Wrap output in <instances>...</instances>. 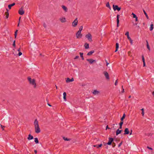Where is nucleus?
<instances>
[{
  "mask_svg": "<svg viewBox=\"0 0 154 154\" xmlns=\"http://www.w3.org/2000/svg\"><path fill=\"white\" fill-rule=\"evenodd\" d=\"M104 143V146H106V144H107V143Z\"/></svg>",
  "mask_w": 154,
  "mask_h": 154,
  "instance_id": "obj_60",
  "label": "nucleus"
},
{
  "mask_svg": "<svg viewBox=\"0 0 154 154\" xmlns=\"http://www.w3.org/2000/svg\"><path fill=\"white\" fill-rule=\"evenodd\" d=\"M103 73L106 79H109V77L108 73L106 71H104Z\"/></svg>",
  "mask_w": 154,
  "mask_h": 154,
  "instance_id": "obj_9",
  "label": "nucleus"
},
{
  "mask_svg": "<svg viewBox=\"0 0 154 154\" xmlns=\"http://www.w3.org/2000/svg\"><path fill=\"white\" fill-rule=\"evenodd\" d=\"M130 133V131L128 128H126L124 130V135L128 134Z\"/></svg>",
  "mask_w": 154,
  "mask_h": 154,
  "instance_id": "obj_11",
  "label": "nucleus"
},
{
  "mask_svg": "<svg viewBox=\"0 0 154 154\" xmlns=\"http://www.w3.org/2000/svg\"><path fill=\"white\" fill-rule=\"evenodd\" d=\"M107 129H109L110 128H109L108 125H107L106 127V130Z\"/></svg>",
  "mask_w": 154,
  "mask_h": 154,
  "instance_id": "obj_55",
  "label": "nucleus"
},
{
  "mask_svg": "<svg viewBox=\"0 0 154 154\" xmlns=\"http://www.w3.org/2000/svg\"><path fill=\"white\" fill-rule=\"evenodd\" d=\"M15 5V3H13L12 4L8 5V8L9 9H11V7L14 6Z\"/></svg>",
  "mask_w": 154,
  "mask_h": 154,
  "instance_id": "obj_21",
  "label": "nucleus"
},
{
  "mask_svg": "<svg viewBox=\"0 0 154 154\" xmlns=\"http://www.w3.org/2000/svg\"><path fill=\"white\" fill-rule=\"evenodd\" d=\"M122 91L121 92V93H123L125 91H124V89L123 88V86L122 85Z\"/></svg>",
  "mask_w": 154,
  "mask_h": 154,
  "instance_id": "obj_43",
  "label": "nucleus"
},
{
  "mask_svg": "<svg viewBox=\"0 0 154 154\" xmlns=\"http://www.w3.org/2000/svg\"><path fill=\"white\" fill-rule=\"evenodd\" d=\"M63 99L64 100L66 101V96H63Z\"/></svg>",
  "mask_w": 154,
  "mask_h": 154,
  "instance_id": "obj_51",
  "label": "nucleus"
},
{
  "mask_svg": "<svg viewBox=\"0 0 154 154\" xmlns=\"http://www.w3.org/2000/svg\"><path fill=\"white\" fill-rule=\"evenodd\" d=\"M7 11L5 13V14L6 15V19H7L9 17V13H8V10L7 9H6Z\"/></svg>",
  "mask_w": 154,
  "mask_h": 154,
  "instance_id": "obj_16",
  "label": "nucleus"
},
{
  "mask_svg": "<svg viewBox=\"0 0 154 154\" xmlns=\"http://www.w3.org/2000/svg\"><path fill=\"white\" fill-rule=\"evenodd\" d=\"M98 145H94V147H97V148H99V147H98Z\"/></svg>",
  "mask_w": 154,
  "mask_h": 154,
  "instance_id": "obj_47",
  "label": "nucleus"
},
{
  "mask_svg": "<svg viewBox=\"0 0 154 154\" xmlns=\"http://www.w3.org/2000/svg\"><path fill=\"white\" fill-rule=\"evenodd\" d=\"M79 56H76L75 57V58H74V59H78L79 58Z\"/></svg>",
  "mask_w": 154,
  "mask_h": 154,
  "instance_id": "obj_46",
  "label": "nucleus"
},
{
  "mask_svg": "<svg viewBox=\"0 0 154 154\" xmlns=\"http://www.w3.org/2000/svg\"><path fill=\"white\" fill-rule=\"evenodd\" d=\"M63 139L65 140L70 141L71 140V139L67 138L65 137H63Z\"/></svg>",
  "mask_w": 154,
  "mask_h": 154,
  "instance_id": "obj_33",
  "label": "nucleus"
},
{
  "mask_svg": "<svg viewBox=\"0 0 154 154\" xmlns=\"http://www.w3.org/2000/svg\"><path fill=\"white\" fill-rule=\"evenodd\" d=\"M125 35H127V38H128V39L129 40H130L131 38L129 37V32L128 31L125 34Z\"/></svg>",
  "mask_w": 154,
  "mask_h": 154,
  "instance_id": "obj_25",
  "label": "nucleus"
},
{
  "mask_svg": "<svg viewBox=\"0 0 154 154\" xmlns=\"http://www.w3.org/2000/svg\"><path fill=\"white\" fill-rule=\"evenodd\" d=\"M106 6L110 10H111V7L110 6L109 2H108L106 3Z\"/></svg>",
  "mask_w": 154,
  "mask_h": 154,
  "instance_id": "obj_32",
  "label": "nucleus"
},
{
  "mask_svg": "<svg viewBox=\"0 0 154 154\" xmlns=\"http://www.w3.org/2000/svg\"><path fill=\"white\" fill-rule=\"evenodd\" d=\"M82 29H83V26H81L79 28V30L78 31H79V32H81V31L82 30Z\"/></svg>",
  "mask_w": 154,
  "mask_h": 154,
  "instance_id": "obj_34",
  "label": "nucleus"
},
{
  "mask_svg": "<svg viewBox=\"0 0 154 154\" xmlns=\"http://www.w3.org/2000/svg\"><path fill=\"white\" fill-rule=\"evenodd\" d=\"M100 93L99 91L95 90L93 92V94H94L95 95H97L99 94V93Z\"/></svg>",
  "mask_w": 154,
  "mask_h": 154,
  "instance_id": "obj_22",
  "label": "nucleus"
},
{
  "mask_svg": "<svg viewBox=\"0 0 154 154\" xmlns=\"http://www.w3.org/2000/svg\"><path fill=\"white\" fill-rule=\"evenodd\" d=\"M109 141L107 143V144L108 145H111L113 142V141L114 140V139L113 138L110 137H109Z\"/></svg>",
  "mask_w": 154,
  "mask_h": 154,
  "instance_id": "obj_7",
  "label": "nucleus"
},
{
  "mask_svg": "<svg viewBox=\"0 0 154 154\" xmlns=\"http://www.w3.org/2000/svg\"><path fill=\"white\" fill-rule=\"evenodd\" d=\"M131 53V52L130 51H129L128 52V54L129 56H130V54Z\"/></svg>",
  "mask_w": 154,
  "mask_h": 154,
  "instance_id": "obj_58",
  "label": "nucleus"
},
{
  "mask_svg": "<svg viewBox=\"0 0 154 154\" xmlns=\"http://www.w3.org/2000/svg\"><path fill=\"white\" fill-rule=\"evenodd\" d=\"M98 145V146L99 148L101 147L102 146V144H99V145Z\"/></svg>",
  "mask_w": 154,
  "mask_h": 154,
  "instance_id": "obj_48",
  "label": "nucleus"
},
{
  "mask_svg": "<svg viewBox=\"0 0 154 154\" xmlns=\"http://www.w3.org/2000/svg\"><path fill=\"white\" fill-rule=\"evenodd\" d=\"M27 79L29 82V83L32 85H34V88H36V83H35V79H32L31 77H28Z\"/></svg>",
  "mask_w": 154,
  "mask_h": 154,
  "instance_id": "obj_2",
  "label": "nucleus"
},
{
  "mask_svg": "<svg viewBox=\"0 0 154 154\" xmlns=\"http://www.w3.org/2000/svg\"><path fill=\"white\" fill-rule=\"evenodd\" d=\"M119 48V44L118 43H116V48L115 51V52H116L117 51L118 49Z\"/></svg>",
  "mask_w": 154,
  "mask_h": 154,
  "instance_id": "obj_26",
  "label": "nucleus"
},
{
  "mask_svg": "<svg viewBox=\"0 0 154 154\" xmlns=\"http://www.w3.org/2000/svg\"><path fill=\"white\" fill-rule=\"evenodd\" d=\"M125 116H126V115H125V113H124L123 115V116L121 119V121H123V120H124V119L125 118Z\"/></svg>",
  "mask_w": 154,
  "mask_h": 154,
  "instance_id": "obj_29",
  "label": "nucleus"
},
{
  "mask_svg": "<svg viewBox=\"0 0 154 154\" xmlns=\"http://www.w3.org/2000/svg\"><path fill=\"white\" fill-rule=\"evenodd\" d=\"M146 46H147V48L150 51V48L149 46V45L146 44Z\"/></svg>",
  "mask_w": 154,
  "mask_h": 154,
  "instance_id": "obj_36",
  "label": "nucleus"
},
{
  "mask_svg": "<svg viewBox=\"0 0 154 154\" xmlns=\"http://www.w3.org/2000/svg\"><path fill=\"white\" fill-rule=\"evenodd\" d=\"M146 44H149L147 40H146Z\"/></svg>",
  "mask_w": 154,
  "mask_h": 154,
  "instance_id": "obj_62",
  "label": "nucleus"
},
{
  "mask_svg": "<svg viewBox=\"0 0 154 154\" xmlns=\"http://www.w3.org/2000/svg\"><path fill=\"white\" fill-rule=\"evenodd\" d=\"M15 43V40H14V41L13 44V47H14V48H15V46H16Z\"/></svg>",
  "mask_w": 154,
  "mask_h": 154,
  "instance_id": "obj_37",
  "label": "nucleus"
},
{
  "mask_svg": "<svg viewBox=\"0 0 154 154\" xmlns=\"http://www.w3.org/2000/svg\"><path fill=\"white\" fill-rule=\"evenodd\" d=\"M123 123V121H121L119 123V125H122V126Z\"/></svg>",
  "mask_w": 154,
  "mask_h": 154,
  "instance_id": "obj_38",
  "label": "nucleus"
},
{
  "mask_svg": "<svg viewBox=\"0 0 154 154\" xmlns=\"http://www.w3.org/2000/svg\"><path fill=\"white\" fill-rule=\"evenodd\" d=\"M153 24H151L150 25V26L149 28V30L150 31H152L153 28Z\"/></svg>",
  "mask_w": 154,
  "mask_h": 154,
  "instance_id": "obj_27",
  "label": "nucleus"
},
{
  "mask_svg": "<svg viewBox=\"0 0 154 154\" xmlns=\"http://www.w3.org/2000/svg\"><path fill=\"white\" fill-rule=\"evenodd\" d=\"M78 23L77 18H76L74 21L72 22V25L73 27H75Z\"/></svg>",
  "mask_w": 154,
  "mask_h": 154,
  "instance_id": "obj_6",
  "label": "nucleus"
},
{
  "mask_svg": "<svg viewBox=\"0 0 154 154\" xmlns=\"http://www.w3.org/2000/svg\"><path fill=\"white\" fill-rule=\"evenodd\" d=\"M63 96H66V92H64L63 93Z\"/></svg>",
  "mask_w": 154,
  "mask_h": 154,
  "instance_id": "obj_45",
  "label": "nucleus"
},
{
  "mask_svg": "<svg viewBox=\"0 0 154 154\" xmlns=\"http://www.w3.org/2000/svg\"><path fill=\"white\" fill-rule=\"evenodd\" d=\"M1 128L2 129V130H4V128L5 127V126H3L1 124Z\"/></svg>",
  "mask_w": 154,
  "mask_h": 154,
  "instance_id": "obj_40",
  "label": "nucleus"
},
{
  "mask_svg": "<svg viewBox=\"0 0 154 154\" xmlns=\"http://www.w3.org/2000/svg\"><path fill=\"white\" fill-rule=\"evenodd\" d=\"M74 81V79L73 78H72L71 79H70L69 78H67L66 80V82L67 83L69 82H72Z\"/></svg>",
  "mask_w": 154,
  "mask_h": 154,
  "instance_id": "obj_13",
  "label": "nucleus"
},
{
  "mask_svg": "<svg viewBox=\"0 0 154 154\" xmlns=\"http://www.w3.org/2000/svg\"><path fill=\"white\" fill-rule=\"evenodd\" d=\"M94 50L88 52V53L87 55L88 56H90V55H91L93 53H94Z\"/></svg>",
  "mask_w": 154,
  "mask_h": 154,
  "instance_id": "obj_20",
  "label": "nucleus"
},
{
  "mask_svg": "<svg viewBox=\"0 0 154 154\" xmlns=\"http://www.w3.org/2000/svg\"><path fill=\"white\" fill-rule=\"evenodd\" d=\"M152 94L153 96H154V91H153V92H152Z\"/></svg>",
  "mask_w": 154,
  "mask_h": 154,
  "instance_id": "obj_63",
  "label": "nucleus"
},
{
  "mask_svg": "<svg viewBox=\"0 0 154 154\" xmlns=\"http://www.w3.org/2000/svg\"><path fill=\"white\" fill-rule=\"evenodd\" d=\"M17 31H18V30H17L15 31V33H14V36H15V38H16V36H17Z\"/></svg>",
  "mask_w": 154,
  "mask_h": 154,
  "instance_id": "obj_35",
  "label": "nucleus"
},
{
  "mask_svg": "<svg viewBox=\"0 0 154 154\" xmlns=\"http://www.w3.org/2000/svg\"><path fill=\"white\" fill-rule=\"evenodd\" d=\"M122 128V125H119V128L121 129Z\"/></svg>",
  "mask_w": 154,
  "mask_h": 154,
  "instance_id": "obj_57",
  "label": "nucleus"
},
{
  "mask_svg": "<svg viewBox=\"0 0 154 154\" xmlns=\"http://www.w3.org/2000/svg\"><path fill=\"white\" fill-rule=\"evenodd\" d=\"M33 136L32 135H31L30 134H29V135L28 137H27V139L29 140L33 139Z\"/></svg>",
  "mask_w": 154,
  "mask_h": 154,
  "instance_id": "obj_19",
  "label": "nucleus"
},
{
  "mask_svg": "<svg viewBox=\"0 0 154 154\" xmlns=\"http://www.w3.org/2000/svg\"><path fill=\"white\" fill-rule=\"evenodd\" d=\"M76 35L77 38H79L82 37V35L81 33V32L78 31L76 34Z\"/></svg>",
  "mask_w": 154,
  "mask_h": 154,
  "instance_id": "obj_4",
  "label": "nucleus"
},
{
  "mask_svg": "<svg viewBox=\"0 0 154 154\" xmlns=\"http://www.w3.org/2000/svg\"><path fill=\"white\" fill-rule=\"evenodd\" d=\"M147 148L148 149H150V150H152V148L151 147H149V146H148L147 147Z\"/></svg>",
  "mask_w": 154,
  "mask_h": 154,
  "instance_id": "obj_53",
  "label": "nucleus"
},
{
  "mask_svg": "<svg viewBox=\"0 0 154 154\" xmlns=\"http://www.w3.org/2000/svg\"><path fill=\"white\" fill-rule=\"evenodd\" d=\"M60 20L62 23H64L66 21V19L65 17H63L62 18H60Z\"/></svg>",
  "mask_w": 154,
  "mask_h": 154,
  "instance_id": "obj_24",
  "label": "nucleus"
},
{
  "mask_svg": "<svg viewBox=\"0 0 154 154\" xmlns=\"http://www.w3.org/2000/svg\"><path fill=\"white\" fill-rule=\"evenodd\" d=\"M122 131V130H119V129H118L116 131V135H118L119 134H120Z\"/></svg>",
  "mask_w": 154,
  "mask_h": 154,
  "instance_id": "obj_17",
  "label": "nucleus"
},
{
  "mask_svg": "<svg viewBox=\"0 0 154 154\" xmlns=\"http://www.w3.org/2000/svg\"><path fill=\"white\" fill-rule=\"evenodd\" d=\"M35 142L36 144L38 143H39V141L38 140V139L37 137H36L35 138Z\"/></svg>",
  "mask_w": 154,
  "mask_h": 154,
  "instance_id": "obj_31",
  "label": "nucleus"
},
{
  "mask_svg": "<svg viewBox=\"0 0 154 154\" xmlns=\"http://www.w3.org/2000/svg\"><path fill=\"white\" fill-rule=\"evenodd\" d=\"M86 60L89 62V63L91 64L95 62H96V61L95 60H94L93 59H87Z\"/></svg>",
  "mask_w": 154,
  "mask_h": 154,
  "instance_id": "obj_10",
  "label": "nucleus"
},
{
  "mask_svg": "<svg viewBox=\"0 0 154 154\" xmlns=\"http://www.w3.org/2000/svg\"><path fill=\"white\" fill-rule=\"evenodd\" d=\"M43 26H44V27L45 28L46 27V24L45 23H44V24H43Z\"/></svg>",
  "mask_w": 154,
  "mask_h": 154,
  "instance_id": "obj_49",
  "label": "nucleus"
},
{
  "mask_svg": "<svg viewBox=\"0 0 154 154\" xmlns=\"http://www.w3.org/2000/svg\"><path fill=\"white\" fill-rule=\"evenodd\" d=\"M122 141L120 143H119V145L118 146V147H120L121 146V145L122 144Z\"/></svg>",
  "mask_w": 154,
  "mask_h": 154,
  "instance_id": "obj_41",
  "label": "nucleus"
},
{
  "mask_svg": "<svg viewBox=\"0 0 154 154\" xmlns=\"http://www.w3.org/2000/svg\"><path fill=\"white\" fill-rule=\"evenodd\" d=\"M142 61L143 62V66L145 67L146 66V64H145V61L144 58V57L143 55H142Z\"/></svg>",
  "mask_w": 154,
  "mask_h": 154,
  "instance_id": "obj_18",
  "label": "nucleus"
},
{
  "mask_svg": "<svg viewBox=\"0 0 154 154\" xmlns=\"http://www.w3.org/2000/svg\"><path fill=\"white\" fill-rule=\"evenodd\" d=\"M129 40L130 41V43L131 44H132L133 40L131 39L130 40Z\"/></svg>",
  "mask_w": 154,
  "mask_h": 154,
  "instance_id": "obj_50",
  "label": "nucleus"
},
{
  "mask_svg": "<svg viewBox=\"0 0 154 154\" xmlns=\"http://www.w3.org/2000/svg\"><path fill=\"white\" fill-rule=\"evenodd\" d=\"M137 23H134V25H137Z\"/></svg>",
  "mask_w": 154,
  "mask_h": 154,
  "instance_id": "obj_64",
  "label": "nucleus"
},
{
  "mask_svg": "<svg viewBox=\"0 0 154 154\" xmlns=\"http://www.w3.org/2000/svg\"><path fill=\"white\" fill-rule=\"evenodd\" d=\"M106 66H107L109 64V63H108V62H107V60H106Z\"/></svg>",
  "mask_w": 154,
  "mask_h": 154,
  "instance_id": "obj_56",
  "label": "nucleus"
},
{
  "mask_svg": "<svg viewBox=\"0 0 154 154\" xmlns=\"http://www.w3.org/2000/svg\"><path fill=\"white\" fill-rule=\"evenodd\" d=\"M20 48H19L18 50H17V51L18 52H20Z\"/></svg>",
  "mask_w": 154,
  "mask_h": 154,
  "instance_id": "obj_59",
  "label": "nucleus"
},
{
  "mask_svg": "<svg viewBox=\"0 0 154 154\" xmlns=\"http://www.w3.org/2000/svg\"><path fill=\"white\" fill-rule=\"evenodd\" d=\"M132 15H133V17L135 18V21H138V18L136 15L133 13H132Z\"/></svg>",
  "mask_w": 154,
  "mask_h": 154,
  "instance_id": "obj_14",
  "label": "nucleus"
},
{
  "mask_svg": "<svg viewBox=\"0 0 154 154\" xmlns=\"http://www.w3.org/2000/svg\"><path fill=\"white\" fill-rule=\"evenodd\" d=\"M24 11L23 10V7H22L18 11L19 14L21 15H23L24 14Z\"/></svg>",
  "mask_w": 154,
  "mask_h": 154,
  "instance_id": "obj_8",
  "label": "nucleus"
},
{
  "mask_svg": "<svg viewBox=\"0 0 154 154\" xmlns=\"http://www.w3.org/2000/svg\"><path fill=\"white\" fill-rule=\"evenodd\" d=\"M112 147L113 148H114L116 146V143L114 142H113L112 143Z\"/></svg>",
  "mask_w": 154,
  "mask_h": 154,
  "instance_id": "obj_39",
  "label": "nucleus"
},
{
  "mask_svg": "<svg viewBox=\"0 0 154 154\" xmlns=\"http://www.w3.org/2000/svg\"><path fill=\"white\" fill-rule=\"evenodd\" d=\"M113 10L115 11L116 10H117L118 11H119L121 9V8L119 7L117 5H113Z\"/></svg>",
  "mask_w": 154,
  "mask_h": 154,
  "instance_id": "obj_5",
  "label": "nucleus"
},
{
  "mask_svg": "<svg viewBox=\"0 0 154 154\" xmlns=\"http://www.w3.org/2000/svg\"><path fill=\"white\" fill-rule=\"evenodd\" d=\"M84 46L85 49H88L89 48V44L87 42L85 43L84 44Z\"/></svg>",
  "mask_w": 154,
  "mask_h": 154,
  "instance_id": "obj_15",
  "label": "nucleus"
},
{
  "mask_svg": "<svg viewBox=\"0 0 154 154\" xmlns=\"http://www.w3.org/2000/svg\"><path fill=\"white\" fill-rule=\"evenodd\" d=\"M120 17V15L119 14H117V27H118L119 26V18Z\"/></svg>",
  "mask_w": 154,
  "mask_h": 154,
  "instance_id": "obj_12",
  "label": "nucleus"
},
{
  "mask_svg": "<svg viewBox=\"0 0 154 154\" xmlns=\"http://www.w3.org/2000/svg\"><path fill=\"white\" fill-rule=\"evenodd\" d=\"M34 152H35V154L37 153V150H34Z\"/></svg>",
  "mask_w": 154,
  "mask_h": 154,
  "instance_id": "obj_61",
  "label": "nucleus"
},
{
  "mask_svg": "<svg viewBox=\"0 0 154 154\" xmlns=\"http://www.w3.org/2000/svg\"><path fill=\"white\" fill-rule=\"evenodd\" d=\"M79 54L80 55V56L82 58V59L83 60H84V58L83 56V53H81V52H80Z\"/></svg>",
  "mask_w": 154,
  "mask_h": 154,
  "instance_id": "obj_28",
  "label": "nucleus"
},
{
  "mask_svg": "<svg viewBox=\"0 0 154 154\" xmlns=\"http://www.w3.org/2000/svg\"><path fill=\"white\" fill-rule=\"evenodd\" d=\"M62 7L66 12L67 11L68 9L64 5H63L62 6Z\"/></svg>",
  "mask_w": 154,
  "mask_h": 154,
  "instance_id": "obj_23",
  "label": "nucleus"
},
{
  "mask_svg": "<svg viewBox=\"0 0 154 154\" xmlns=\"http://www.w3.org/2000/svg\"><path fill=\"white\" fill-rule=\"evenodd\" d=\"M143 12L145 15V16H146V17L147 19H149L147 13L145 11L144 9L143 10Z\"/></svg>",
  "mask_w": 154,
  "mask_h": 154,
  "instance_id": "obj_30",
  "label": "nucleus"
},
{
  "mask_svg": "<svg viewBox=\"0 0 154 154\" xmlns=\"http://www.w3.org/2000/svg\"><path fill=\"white\" fill-rule=\"evenodd\" d=\"M22 54V53L21 52H19L18 54V55L19 56H20Z\"/></svg>",
  "mask_w": 154,
  "mask_h": 154,
  "instance_id": "obj_42",
  "label": "nucleus"
},
{
  "mask_svg": "<svg viewBox=\"0 0 154 154\" xmlns=\"http://www.w3.org/2000/svg\"><path fill=\"white\" fill-rule=\"evenodd\" d=\"M85 37L88 39L89 42H91L92 41V36L90 33H88V34L86 35Z\"/></svg>",
  "mask_w": 154,
  "mask_h": 154,
  "instance_id": "obj_3",
  "label": "nucleus"
},
{
  "mask_svg": "<svg viewBox=\"0 0 154 154\" xmlns=\"http://www.w3.org/2000/svg\"><path fill=\"white\" fill-rule=\"evenodd\" d=\"M132 130H131L130 132V135H131L132 134Z\"/></svg>",
  "mask_w": 154,
  "mask_h": 154,
  "instance_id": "obj_54",
  "label": "nucleus"
},
{
  "mask_svg": "<svg viewBox=\"0 0 154 154\" xmlns=\"http://www.w3.org/2000/svg\"><path fill=\"white\" fill-rule=\"evenodd\" d=\"M144 111H142V115L143 116H144Z\"/></svg>",
  "mask_w": 154,
  "mask_h": 154,
  "instance_id": "obj_52",
  "label": "nucleus"
},
{
  "mask_svg": "<svg viewBox=\"0 0 154 154\" xmlns=\"http://www.w3.org/2000/svg\"><path fill=\"white\" fill-rule=\"evenodd\" d=\"M34 125L35 132L39 133L40 132L41 130L39 126L38 122L37 119H35L34 121Z\"/></svg>",
  "mask_w": 154,
  "mask_h": 154,
  "instance_id": "obj_1",
  "label": "nucleus"
},
{
  "mask_svg": "<svg viewBox=\"0 0 154 154\" xmlns=\"http://www.w3.org/2000/svg\"><path fill=\"white\" fill-rule=\"evenodd\" d=\"M117 83H118V79L116 80V81H115V85H117Z\"/></svg>",
  "mask_w": 154,
  "mask_h": 154,
  "instance_id": "obj_44",
  "label": "nucleus"
}]
</instances>
